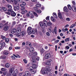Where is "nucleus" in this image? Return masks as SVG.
Returning a JSON list of instances; mask_svg holds the SVG:
<instances>
[{"label": "nucleus", "mask_w": 76, "mask_h": 76, "mask_svg": "<svg viewBox=\"0 0 76 76\" xmlns=\"http://www.w3.org/2000/svg\"><path fill=\"white\" fill-rule=\"evenodd\" d=\"M76 26V24H73L70 27V28H73V27H75Z\"/></svg>", "instance_id": "31"}, {"label": "nucleus", "mask_w": 76, "mask_h": 76, "mask_svg": "<svg viewBox=\"0 0 76 76\" xmlns=\"http://www.w3.org/2000/svg\"><path fill=\"white\" fill-rule=\"evenodd\" d=\"M65 50H69L70 48V47L68 46H66L65 47Z\"/></svg>", "instance_id": "46"}, {"label": "nucleus", "mask_w": 76, "mask_h": 76, "mask_svg": "<svg viewBox=\"0 0 76 76\" xmlns=\"http://www.w3.org/2000/svg\"><path fill=\"white\" fill-rule=\"evenodd\" d=\"M3 9L4 12H6V10H7V8H6L5 7H3Z\"/></svg>", "instance_id": "52"}, {"label": "nucleus", "mask_w": 76, "mask_h": 76, "mask_svg": "<svg viewBox=\"0 0 76 76\" xmlns=\"http://www.w3.org/2000/svg\"><path fill=\"white\" fill-rule=\"evenodd\" d=\"M4 54L5 55H8L9 54V51L7 50H4Z\"/></svg>", "instance_id": "19"}, {"label": "nucleus", "mask_w": 76, "mask_h": 76, "mask_svg": "<svg viewBox=\"0 0 76 76\" xmlns=\"http://www.w3.org/2000/svg\"><path fill=\"white\" fill-rule=\"evenodd\" d=\"M12 2H13V1H14V3L15 4H17V3H18V1L16 0H12Z\"/></svg>", "instance_id": "39"}, {"label": "nucleus", "mask_w": 76, "mask_h": 76, "mask_svg": "<svg viewBox=\"0 0 76 76\" xmlns=\"http://www.w3.org/2000/svg\"><path fill=\"white\" fill-rule=\"evenodd\" d=\"M51 20H52V21H53L54 22H55V21H56V20L53 17V16H51Z\"/></svg>", "instance_id": "34"}, {"label": "nucleus", "mask_w": 76, "mask_h": 76, "mask_svg": "<svg viewBox=\"0 0 76 76\" xmlns=\"http://www.w3.org/2000/svg\"><path fill=\"white\" fill-rule=\"evenodd\" d=\"M33 69H36L37 68V65L34 64L33 65Z\"/></svg>", "instance_id": "33"}, {"label": "nucleus", "mask_w": 76, "mask_h": 76, "mask_svg": "<svg viewBox=\"0 0 76 76\" xmlns=\"http://www.w3.org/2000/svg\"><path fill=\"white\" fill-rule=\"evenodd\" d=\"M29 70L30 71H31V70H34V67H32V66H30L29 68Z\"/></svg>", "instance_id": "38"}, {"label": "nucleus", "mask_w": 76, "mask_h": 76, "mask_svg": "<svg viewBox=\"0 0 76 76\" xmlns=\"http://www.w3.org/2000/svg\"><path fill=\"white\" fill-rule=\"evenodd\" d=\"M37 55V52H35L33 53V56H35V57H36V56H35Z\"/></svg>", "instance_id": "48"}, {"label": "nucleus", "mask_w": 76, "mask_h": 76, "mask_svg": "<svg viewBox=\"0 0 76 76\" xmlns=\"http://www.w3.org/2000/svg\"><path fill=\"white\" fill-rule=\"evenodd\" d=\"M30 72L32 74H34V73H36V71L35 70L33 69V70H31V71H30Z\"/></svg>", "instance_id": "24"}, {"label": "nucleus", "mask_w": 76, "mask_h": 76, "mask_svg": "<svg viewBox=\"0 0 76 76\" xmlns=\"http://www.w3.org/2000/svg\"><path fill=\"white\" fill-rule=\"evenodd\" d=\"M51 57V55L50 53H46L45 56V59H48V58H50Z\"/></svg>", "instance_id": "3"}, {"label": "nucleus", "mask_w": 76, "mask_h": 76, "mask_svg": "<svg viewBox=\"0 0 76 76\" xmlns=\"http://www.w3.org/2000/svg\"><path fill=\"white\" fill-rule=\"evenodd\" d=\"M53 15L54 17V18H58V17L57 16V15H56V13H53Z\"/></svg>", "instance_id": "23"}, {"label": "nucleus", "mask_w": 76, "mask_h": 76, "mask_svg": "<svg viewBox=\"0 0 76 76\" xmlns=\"http://www.w3.org/2000/svg\"><path fill=\"white\" fill-rule=\"evenodd\" d=\"M64 10L65 11V12H67V10H68V9H67V7H65L64 8Z\"/></svg>", "instance_id": "27"}, {"label": "nucleus", "mask_w": 76, "mask_h": 76, "mask_svg": "<svg viewBox=\"0 0 76 76\" xmlns=\"http://www.w3.org/2000/svg\"><path fill=\"white\" fill-rule=\"evenodd\" d=\"M29 14H30V15H32L33 13H34V12H32L31 11H29Z\"/></svg>", "instance_id": "54"}, {"label": "nucleus", "mask_w": 76, "mask_h": 76, "mask_svg": "<svg viewBox=\"0 0 76 76\" xmlns=\"http://www.w3.org/2000/svg\"><path fill=\"white\" fill-rule=\"evenodd\" d=\"M46 20H49V17H47L46 18Z\"/></svg>", "instance_id": "64"}, {"label": "nucleus", "mask_w": 76, "mask_h": 76, "mask_svg": "<svg viewBox=\"0 0 76 76\" xmlns=\"http://www.w3.org/2000/svg\"><path fill=\"white\" fill-rule=\"evenodd\" d=\"M72 9L74 12H76V7L74 6H72Z\"/></svg>", "instance_id": "21"}, {"label": "nucleus", "mask_w": 76, "mask_h": 76, "mask_svg": "<svg viewBox=\"0 0 76 76\" xmlns=\"http://www.w3.org/2000/svg\"><path fill=\"white\" fill-rule=\"evenodd\" d=\"M15 48L16 50H19V49H20V48L19 47H15Z\"/></svg>", "instance_id": "53"}, {"label": "nucleus", "mask_w": 76, "mask_h": 76, "mask_svg": "<svg viewBox=\"0 0 76 76\" xmlns=\"http://www.w3.org/2000/svg\"><path fill=\"white\" fill-rule=\"evenodd\" d=\"M66 20L67 21H70V18H66Z\"/></svg>", "instance_id": "44"}, {"label": "nucleus", "mask_w": 76, "mask_h": 76, "mask_svg": "<svg viewBox=\"0 0 76 76\" xmlns=\"http://www.w3.org/2000/svg\"><path fill=\"white\" fill-rule=\"evenodd\" d=\"M5 66L7 68L9 67H10V64L8 63H7L6 64Z\"/></svg>", "instance_id": "30"}, {"label": "nucleus", "mask_w": 76, "mask_h": 76, "mask_svg": "<svg viewBox=\"0 0 76 76\" xmlns=\"http://www.w3.org/2000/svg\"><path fill=\"white\" fill-rule=\"evenodd\" d=\"M11 57L12 59H13V60H14V59H15V56H12Z\"/></svg>", "instance_id": "61"}, {"label": "nucleus", "mask_w": 76, "mask_h": 76, "mask_svg": "<svg viewBox=\"0 0 76 76\" xmlns=\"http://www.w3.org/2000/svg\"><path fill=\"white\" fill-rule=\"evenodd\" d=\"M54 32H55V34H57V28L56 27H55L54 29Z\"/></svg>", "instance_id": "37"}, {"label": "nucleus", "mask_w": 76, "mask_h": 76, "mask_svg": "<svg viewBox=\"0 0 76 76\" xmlns=\"http://www.w3.org/2000/svg\"><path fill=\"white\" fill-rule=\"evenodd\" d=\"M40 72L42 74H44V73H46V70L42 68Z\"/></svg>", "instance_id": "14"}, {"label": "nucleus", "mask_w": 76, "mask_h": 76, "mask_svg": "<svg viewBox=\"0 0 76 76\" xmlns=\"http://www.w3.org/2000/svg\"><path fill=\"white\" fill-rule=\"evenodd\" d=\"M7 7L8 9L7 10L8 12H10L9 11H10V10H12V7L11 5H7Z\"/></svg>", "instance_id": "12"}, {"label": "nucleus", "mask_w": 76, "mask_h": 76, "mask_svg": "<svg viewBox=\"0 0 76 76\" xmlns=\"http://www.w3.org/2000/svg\"><path fill=\"white\" fill-rule=\"evenodd\" d=\"M34 10H35L36 11V12H37V11H38V8L37 7H35L34 8Z\"/></svg>", "instance_id": "49"}, {"label": "nucleus", "mask_w": 76, "mask_h": 76, "mask_svg": "<svg viewBox=\"0 0 76 76\" xmlns=\"http://www.w3.org/2000/svg\"><path fill=\"white\" fill-rule=\"evenodd\" d=\"M20 9L19 6L17 5L16 6H14V10L15 11H18V10H19Z\"/></svg>", "instance_id": "5"}, {"label": "nucleus", "mask_w": 76, "mask_h": 76, "mask_svg": "<svg viewBox=\"0 0 76 76\" xmlns=\"http://www.w3.org/2000/svg\"><path fill=\"white\" fill-rule=\"evenodd\" d=\"M9 22H7L4 25H6V26H10V24H11V23H10L9 24Z\"/></svg>", "instance_id": "22"}, {"label": "nucleus", "mask_w": 76, "mask_h": 76, "mask_svg": "<svg viewBox=\"0 0 76 76\" xmlns=\"http://www.w3.org/2000/svg\"><path fill=\"white\" fill-rule=\"evenodd\" d=\"M32 58V63H36V61H38L39 59V57H36L34 56H32L31 57Z\"/></svg>", "instance_id": "1"}, {"label": "nucleus", "mask_w": 76, "mask_h": 76, "mask_svg": "<svg viewBox=\"0 0 76 76\" xmlns=\"http://www.w3.org/2000/svg\"><path fill=\"white\" fill-rule=\"evenodd\" d=\"M5 45H6V44L5 43L3 42L2 43H0V49H1V48H3V47H5Z\"/></svg>", "instance_id": "7"}, {"label": "nucleus", "mask_w": 76, "mask_h": 76, "mask_svg": "<svg viewBox=\"0 0 76 76\" xmlns=\"http://www.w3.org/2000/svg\"><path fill=\"white\" fill-rule=\"evenodd\" d=\"M1 70L2 71H3V72H4V71H6V70H7V69L4 68H2Z\"/></svg>", "instance_id": "42"}, {"label": "nucleus", "mask_w": 76, "mask_h": 76, "mask_svg": "<svg viewBox=\"0 0 76 76\" xmlns=\"http://www.w3.org/2000/svg\"><path fill=\"white\" fill-rule=\"evenodd\" d=\"M33 34H35L36 35L38 34V31H37V29H35V30H32V33Z\"/></svg>", "instance_id": "9"}, {"label": "nucleus", "mask_w": 76, "mask_h": 76, "mask_svg": "<svg viewBox=\"0 0 76 76\" xmlns=\"http://www.w3.org/2000/svg\"><path fill=\"white\" fill-rule=\"evenodd\" d=\"M5 41L7 42H9V39L8 38L6 39Z\"/></svg>", "instance_id": "50"}, {"label": "nucleus", "mask_w": 76, "mask_h": 76, "mask_svg": "<svg viewBox=\"0 0 76 76\" xmlns=\"http://www.w3.org/2000/svg\"><path fill=\"white\" fill-rule=\"evenodd\" d=\"M25 75L26 76H31V75L29 74V72L26 71L25 72Z\"/></svg>", "instance_id": "17"}, {"label": "nucleus", "mask_w": 76, "mask_h": 76, "mask_svg": "<svg viewBox=\"0 0 76 76\" xmlns=\"http://www.w3.org/2000/svg\"><path fill=\"white\" fill-rule=\"evenodd\" d=\"M39 34L40 35L42 36V33L41 32H39Z\"/></svg>", "instance_id": "60"}, {"label": "nucleus", "mask_w": 76, "mask_h": 76, "mask_svg": "<svg viewBox=\"0 0 76 76\" xmlns=\"http://www.w3.org/2000/svg\"><path fill=\"white\" fill-rule=\"evenodd\" d=\"M1 37L3 39H6V37L3 36H2Z\"/></svg>", "instance_id": "45"}, {"label": "nucleus", "mask_w": 76, "mask_h": 76, "mask_svg": "<svg viewBox=\"0 0 76 76\" xmlns=\"http://www.w3.org/2000/svg\"><path fill=\"white\" fill-rule=\"evenodd\" d=\"M48 31L49 32H50V33H51V32L52 31H51V28H48Z\"/></svg>", "instance_id": "43"}, {"label": "nucleus", "mask_w": 76, "mask_h": 76, "mask_svg": "<svg viewBox=\"0 0 76 76\" xmlns=\"http://www.w3.org/2000/svg\"><path fill=\"white\" fill-rule=\"evenodd\" d=\"M9 11H10L9 12H10L12 16L15 17V16H16V13L14 12V11H13L12 10H10Z\"/></svg>", "instance_id": "4"}, {"label": "nucleus", "mask_w": 76, "mask_h": 76, "mask_svg": "<svg viewBox=\"0 0 76 76\" xmlns=\"http://www.w3.org/2000/svg\"><path fill=\"white\" fill-rule=\"evenodd\" d=\"M47 25H48V26H51L52 25V23H51L50 22H49L48 23Z\"/></svg>", "instance_id": "32"}, {"label": "nucleus", "mask_w": 76, "mask_h": 76, "mask_svg": "<svg viewBox=\"0 0 76 76\" xmlns=\"http://www.w3.org/2000/svg\"><path fill=\"white\" fill-rule=\"evenodd\" d=\"M16 32L18 34H20V33L21 32V28H20V27L18 28L17 29V31Z\"/></svg>", "instance_id": "13"}, {"label": "nucleus", "mask_w": 76, "mask_h": 76, "mask_svg": "<svg viewBox=\"0 0 76 76\" xmlns=\"http://www.w3.org/2000/svg\"><path fill=\"white\" fill-rule=\"evenodd\" d=\"M72 3L73 4V5H75V4H76V3L74 1H73L72 2Z\"/></svg>", "instance_id": "63"}, {"label": "nucleus", "mask_w": 76, "mask_h": 76, "mask_svg": "<svg viewBox=\"0 0 76 76\" xmlns=\"http://www.w3.org/2000/svg\"><path fill=\"white\" fill-rule=\"evenodd\" d=\"M58 17L61 19H63V17H62V16L61 14V13L59 12L58 13Z\"/></svg>", "instance_id": "16"}, {"label": "nucleus", "mask_w": 76, "mask_h": 76, "mask_svg": "<svg viewBox=\"0 0 76 76\" xmlns=\"http://www.w3.org/2000/svg\"><path fill=\"white\" fill-rule=\"evenodd\" d=\"M7 71L4 72V75H6V74H7Z\"/></svg>", "instance_id": "59"}, {"label": "nucleus", "mask_w": 76, "mask_h": 76, "mask_svg": "<svg viewBox=\"0 0 76 76\" xmlns=\"http://www.w3.org/2000/svg\"><path fill=\"white\" fill-rule=\"evenodd\" d=\"M68 7V9H69V10H72V7H71V6L70 5H67Z\"/></svg>", "instance_id": "36"}, {"label": "nucleus", "mask_w": 76, "mask_h": 76, "mask_svg": "<svg viewBox=\"0 0 76 76\" xmlns=\"http://www.w3.org/2000/svg\"><path fill=\"white\" fill-rule=\"evenodd\" d=\"M43 23L44 25H45V26H46V27L47 26V21H46L45 20H43Z\"/></svg>", "instance_id": "18"}, {"label": "nucleus", "mask_w": 76, "mask_h": 76, "mask_svg": "<svg viewBox=\"0 0 76 76\" xmlns=\"http://www.w3.org/2000/svg\"><path fill=\"white\" fill-rule=\"evenodd\" d=\"M70 41V39L69 38H67L65 40V42H67V41Z\"/></svg>", "instance_id": "40"}, {"label": "nucleus", "mask_w": 76, "mask_h": 76, "mask_svg": "<svg viewBox=\"0 0 76 76\" xmlns=\"http://www.w3.org/2000/svg\"><path fill=\"white\" fill-rule=\"evenodd\" d=\"M14 72V68H12L10 70V75H13L14 74V73H13Z\"/></svg>", "instance_id": "10"}, {"label": "nucleus", "mask_w": 76, "mask_h": 76, "mask_svg": "<svg viewBox=\"0 0 76 76\" xmlns=\"http://www.w3.org/2000/svg\"><path fill=\"white\" fill-rule=\"evenodd\" d=\"M34 15L36 16V17H38V15H37V14L36 12H34Z\"/></svg>", "instance_id": "47"}, {"label": "nucleus", "mask_w": 76, "mask_h": 76, "mask_svg": "<svg viewBox=\"0 0 76 76\" xmlns=\"http://www.w3.org/2000/svg\"><path fill=\"white\" fill-rule=\"evenodd\" d=\"M44 51H45V50H44L43 48H42L40 50V53L41 54L44 53Z\"/></svg>", "instance_id": "26"}, {"label": "nucleus", "mask_w": 76, "mask_h": 76, "mask_svg": "<svg viewBox=\"0 0 76 76\" xmlns=\"http://www.w3.org/2000/svg\"><path fill=\"white\" fill-rule=\"evenodd\" d=\"M32 28L31 27H28L27 28V32L28 35H31L32 34Z\"/></svg>", "instance_id": "2"}, {"label": "nucleus", "mask_w": 76, "mask_h": 76, "mask_svg": "<svg viewBox=\"0 0 76 76\" xmlns=\"http://www.w3.org/2000/svg\"><path fill=\"white\" fill-rule=\"evenodd\" d=\"M6 57V56H4L2 57V59H4V58H5Z\"/></svg>", "instance_id": "62"}, {"label": "nucleus", "mask_w": 76, "mask_h": 76, "mask_svg": "<svg viewBox=\"0 0 76 76\" xmlns=\"http://www.w3.org/2000/svg\"><path fill=\"white\" fill-rule=\"evenodd\" d=\"M16 31V29L15 28H13L12 30V31L11 32V33L12 34H14V33H15Z\"/></svg>", "instance_id": "20"}, {"label": "nucleus", "mask_w": 76, "mask_h": 76, "mask_svg": "<svg viewBox=\"0 0 76 76\" xmlns=\"http://www.w3.org/2000/svg\"><path fill=\"white\" fill-rule=\"evenodd\" d=\"M8 29H9V26H5L3 28V30L4 31H7L8 30Z\"/></svg>", "instance_id": "15"}, {"label": "nucleus", "mask_w": 76, "mask_h": 76, "mask_svg": "<svg viewBox=\"0 0 76 76\" xmlns=\"http://www.w3.org/2000/svg\"><path fill=\"white\" fill-rule=\"evenodd\" d=\"M13 73L14 74L13 76H17V75H18L19 73L18 70L17 69H15V71H14Z\"/></svg>", "instance_id": "6"}, {"label": "nucleus", "mask_w": 76, "mask_h": 76, "mask_svg": "<svg viewBox=\"0 0 76 76\" xmlns=\"http://www.w3.org/2000/svg\"><path fill=\"white\" fill-rule=\"evenodd\" d=\"M26 3L24 2H22V4H20V6H23V7H24L25 6H26Z\"/></svg>", "instance_id": "25"}, {"label": "nucleus", "mask_w": 76, "mask_h": 76, "mask_svg": "<svg viewBox=\"0 0 76 76\" xmlns=\"http://www.w3.org/2000/svg\"><path fill=\"white\" fill-rule=\"evenodd\" d=\"M26 35V31H22L21 34L20 35H18L19 37H20V36H22V37H23L24 36H25Z\"/></svg>", "instance_id": "8"}, {"label": "nucleus", "mask_w": 76, "mask_h": 76, "mask_svg": "<svg viewBox=\"0 0 76 76\" xmlns=\"http://www.w3.org/2000/svg\"><path fill=\"white\" fill-rule=\"evenodd\" d=\"M45 64H47V65H48V66H50V65L51 64H50V63L49 62H45Z\"/></svg>", "instance_id": "29"}, {"label": "nucleus", "mask_w": 76, "mask_h": 76, "mask_svg": "<svg viewBox=\"0 0 76 76\" xmlns=\"http://www.w3.org/2000/svg\"><path fill=\"white\" fill-rule=\"evenodd\" d=\"M46 34L48 36H50V33L48 32H47L46 33Z\"/></svg>", "instance_id": "57"}, {"label": "nucleus", "mask_w": 76, "mask_h": 76, "mask_svg": "<svg viewBox=\"0 0 76 76\" xmlns=\"http://www.w3.org/2000/svg\"><path fill=\"white\" fill-rule=\"evenodd\" d=\"M39 24L40 25V27L42 28V29H44L45 28V26L44 25V24L42 23V22H40L39 23Z\"/></svg>", "instance_id": "11"}, {"label": "nucleus", "mask_w": 76, "mask_h": 76, "mask_svg": "<svg viewBox=\"0 0 76 76\" xmlns=\"http://www.w3.org/2000/svg\"><path fill=\"white\" fill-rule=\"evenodd\" d=\"M3 24L2 23H0V29H1L3 27Z\"/></svg>", "instance_id": "28"}, {"label": "nucleus", "mask_w": 76, "mask_h": 76, "mask_svg": "<svg viewBox=\"0 0 76 76\" xmlns=\"http://www.w3.org/2000/svg\"><path fill=\"white\" fill-rule=\"evenodd\" d=\"M69 76V74H65L64 75V76Z\"/></svg>", "instance_id": "56"}, {"label": "nucleus", "mask_w": 76, "mask_h": 76, "mask_svg": "<svg viewBox=\"0 0 76 76\" xmlns=\"http://www.w3.org/2000/svg\"><path fill=\"white\" fill-rule=\"evenodd\" d=\"M23 61L25 63H26H26H27V61H26V59H23Z\"/></svg>", "instance_id": "51"}, {"label": "nucleus", "mask_w": 76, "mask_h": 76, "mask_svg": "<svg viewBox=\"0 0 76 76\" xmlns=\"http://www.w3.org/2000/svg\"><path fill=\"white\" fill-rule=\"evenodd\" d=\"M36 7H41V5L39 4H37L36 5Z\"/></svg>", "instance_id": "35"}, {"label": "nucleus", "mask_w": 76, "mask_h": 76, "mask_svg": "<svg viewBox=\"0 0 76 76\" xmlns=\"http://www.w3.org/2000/svg\"><path fill=\"white\" fill-rule=\"evenodd\" d=\"M10 12H5V13L7 15H10Z\"/></svg>", "instance_id": "55"}, {"label": "nucleus", "mask_w": 76, "mask_h": 76, "mask_svg": "<svg viewBox=\"0 0 76 76\" xmlns=\"http://www.w3.org/2000/svg\"><path fill=\"white\" fill-rule=\"evenodd\" d=\"M21 7H22L21 8V10L22 11L23 10H25V7H23V6H21Z\"/></svg>", "instance_id": "41"}, {"label": "nucleus", "mask_w": 76, "mask_h": 76, "mask_svg": "<svg viewBox=\"0 0 76 76\" xmlns=\"http://www.w3.org/2000/svg\"><path fill=\"white\" fill-rule=\"evenodd\" d=\"M38 13H41V10H37V11Z\"/></svg>", "instance_id": "58"}]
</instances>
